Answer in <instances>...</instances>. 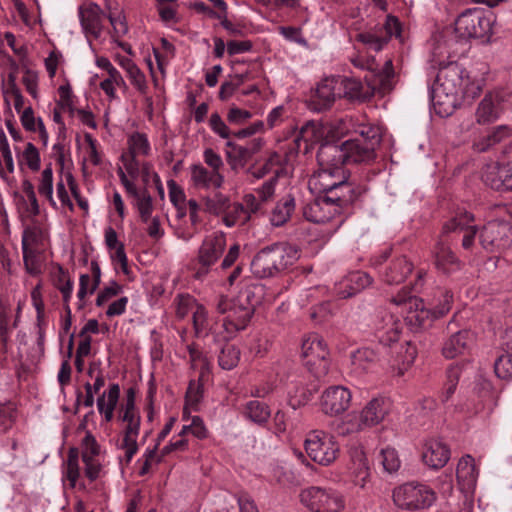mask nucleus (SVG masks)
I'll use <instances>...</instances> for the list:
<instances>
[{"label":"nucleus","instance_id":"46","mask_svg":"<svg viewBox=\"0 0 512 512\" xmlns=\"http://www.w3.org/2000/svg\"><path fill=\"white\" fill-rule=\"evenodd\" d=\"M240 360V350L230 344L222 347L218 356L219 366L224 370H231L236 367Z\"/></svg>","mask_w":512,"mask_h":512},{"label":"nucleus","instance_id":"17","mask_svg":"<svg viewBox=\"0 0 512 512\" xmlns=\"http://www.w3.org/2000/svg\"><path fill=\"white\" fill-rule=\"evenodd\" d=\"M262 138H253L245 145L237 144L231 140L226 142V159L232 170L243 168L263 148Z\"/></svg>","mask_w":512,"mask_h":512},{"label":"nucleus","instance_id":"12","mask_svg":"<svg viewBox=\"0 0 512 512\" xmlns=\"http://www.w3.org/2000/svg\"><path fill=\"white\" fill-rule=\"evenodd\" d=\"M393 36H401V25L396 17L389 15L383 25H377L369 31L358 33L356 40L378 52Z\"/></svg>","mask_w":512,"mask_h":512},{"label":"nucleus","instance_id":"19","mask_svg":"<svg viewBox=\"0 0 512 512\" xmlns=\"http://www.w3.org/2000/svg\"><path fill=\"white\" fill-rule=\"evenodd\" d=\"M482 180L485 185L494 190H512V162L486 165L482 173Z\"/></svg>","mask_w":512,"mask_h":512},{"label":"nucleus","instance_id":"55","mask_svg":"<svg viewBox=\"0 0 512 512\" xmlns=\"http://www.w3.org/2000/svg\"><path fill=\"white\" fill-rule=\"evenodd\" d=\"M136 207L139 211L142 222L147 223L153 211V202L150 193L146 188L142 190V196L136 199Z\"/></svg>","mask_w":512,"mask_h":512},{"label":"nucleus","instance_id":"7","mask_svg":"<svg viewBox=\"0 0 512 512\" xmlns=\"http://www.w3.org/2000/svg\"><path fill=\"white\" fill-rule=\"evenodd\" d=\"M495 16L480 9H467L455 21L454 31L459 39L488 40L492 35Z\"/></svg>","mask_w":512,"mask_h":512},{"label":"nucleus","instance_id":"31","mask_svg":"<svg viewBox=\"0 0 512 512\" xmlns=\"http://www.w3.org/2000/svg\"><path fill=\"white\" fill-rule=\"evenodd\" d=\"M191 180L196 188L219 189L224 183V176L221 172L208 170L201 164L191 166Z\"/></svg>","mask_w":512,"mask_h":512},{"label":"nucleus","instance_id":"5","mask_svg":"<svg viewBox=\"0 0 512 512\" xmlns=\"http://www.w3.org/2000/svg\"><path fill=\"white\" fill-rule=\"evenodd\" d=\"M462 66L450 62L441 67L432 88L431 101L436 114L450 116L461 101Z\"/></svg>","mask_w":512,"mask_h":512},{"label":"nucleus","instance_id":"8","mask_svg":"<svg viewBox=\"0 0 512 512\" xmlns=\"http://www.w3.org/2000/svg\"><path fill=\"white\" fill-rule=\"evenodd\" d=\"M435 493L428 486L409 482L396 487L393 491L394 503L407 510L424 509L435 501Z\"/></svg>","mask_w":512,"mask_h":512},{"label":"nucleus","instance_id":"59","mask_svg":"<svg viewBox=\"0 0 512 512\" xmlns=\"http://www.w3.org/2000/svg\"><path fill=\"white\" fill-rule=\"evenodd\" d=\"M82 461L85 464V476L91 481H95L100 476L101 464L89 455L88 453H82Z\"/></svg>","mask_w":512,"mask_h":512},{"label":"nucleus","instance_id":"62","mask_svg":"<svg viewBox=\"0 0 512 512\" xmlns=\"http://www.w3.org/2000/svg\"><path fill=\"white\" fill-rule=\"evenodd\" d=\"M15 411L11 405L0 404V433L8 431L15 420Z\"/></svg>","mask_w":512,"mask_h":512},{"label":"nucleus","instance_id":"43","mask_svg":"<svg viewBox=\"0 0 512 512\" xmlns=\"http://www.w3.org/2000/svg\"><path fill=\"white\" fill-rule=\"evenodd\" d=\"M64 475L70 482V487L75 488L80 477L79 453L76 448H70L65 463Z\"/></svg>","mask_w":512,"mask_h":512},{"label":"nucleus","instance_id":"63","mask_svg":"<svg viewBox=\"0 0 512 512\" xmlns=\"http://www.w3.org/2000/svg\"><path fill=\"white\" fill-rule=\"evenodd\" d=\"M167 185L171 203L177 210H180L181 205H184L185 202V193L183 189L174 180H169Z\"/></svg>","mask_w":512,"mask_h":512},{"label":"nucleus","instance_id":"44","mask_svg":"<svg viewBox=\"0 0 512 512\" xmlns=\"http://www.w3.org/2000/svg\"><path fill=\"white\" fill-rule=\"evenodd\" d=\"M462 71L461 99L473 100L482 92L483 80H472L463 67Z\"/></svg>","mask_w":512,"mask_h":512},{"label":"nucleus","instance_id":"61","mask_svg":"<svg viewBox=\"0 0 512 512\" xmlns=\"http://www.w3.org/2000/svg\"><path fill=\"white\" fill-rule=\"evenodd\" d=\"M107 18L113 27V31L116 37H122L128 32V25L126 23L125 16L121 12L118 14L110 12L107 14Z\"/></svg>","mask_w":512,"mask_h":512},{"label":"nucleus","instance_id":"35","mask_svg":"<svg viewBox=\"0 0 512 512\" xmlns=\"http://www.w3.org/2000/svg\"><path fill=\"white\" fill-rule=\"evenodd\" d=\"M351 477L354 485L362 489L366 488L370 480L368 460L361 450H355L352 454Z\"/></svg>","mask_w":512,"mask_h":512},{"label":"nucleus","instance_id":"18","mask_svg":"<svg viewBox=\"0 0 512 512\" xmlns=\"http://www.w3.org/2000/svg\"><path fill=\"white\" fill-rule=\"evenodd\" d=\"M118 420L125 423L121 449L125 451L126 461L130 462L138 451L137 438L140 432V413L118 411Z\"/></svg>","mask_w":512,"mask_h":512},{"label":"nucleus","instance_id":"60","mask_svg":"<svg viewBox=\"0 0 512 512\" xmlns=\"http://www.w3.org/2000/svg\"><path fill=\"white\" fill-rule=\"evenodd\" d=\"M122 290V286L116 281H111L108 286L103 288L97 295L96 306L101 307L106 304L111 298L117 296Z\"/></svg>","mask_w":512,"mask_h":512},{"label":"nucleus","instance_id":"26","mask_svg":"<svg viewBox=\"0 0 512 512\" xmlns=\"http://www.w3.org/2000/svg\"><path fill=\"white\" fill-rule=\"evenodd\" d=\"M472 342L473 335L469 330H459L452 333L451 336L444 341L442 354L447 359L465 355V353L469 351Z\"/></svg>","mask_w":512,"mask_h":512},{"label":"nucleus","instance_id":"36","mask_svg":"<svg viewBox=\"0 0 512 512\" xmlns=\"http://www.w3.org/2000/svg\"><path fill=\"white\" fill-rule=\"evenodd\" d=\"M343 145L349 163H370L376 158V149L366 152L368 145L359 143V140L349 139Z\"/></svg>","mask_w":512,"mask_h":512},{"label":"nucleus","instance_id":"39","mask_svg":"<svg viewBox=\"0 0 512 512\" xmlns=\"http://www.w3.org/2000/svg\"><path fill=\"white\" fill-rule=\"evenodd\" d=\"M379 360V352L370 347H363L351 355V364L356 372L368 371Z\"/></svg>","mask_w":512,"mask_h":512},{"label":"nucleus","instance_id":"54","mask_svg":"<svg viewBox=\"0 0 512 512\" xmlns=\"http://www.w3.org/2000/svg\"><path fill=\"white\" fill-rule=\"evenodd\" d=\"M379 461L388 473H393L400 467L397 452L392 448L382 449L379 454Z\"/></svg>","mask_w":512,"mask_h":512},{"label":"nucleus","instance_id":"41","mask_svg":"<svg viewBox=\"0 0 512 512\" xmlns=\"http://www.w3.org/2000/svg\"><path fill=\"white\" fill-rule=\"evenodd\" d=\"M245 415L252 422L264 425L270 418L271 411L267 404L258 400H251L245 405Z\"/></svg>","mask_w":512,"mask_h":512},{"label":"nucleus","instance_id":"53","mask_svg":"<svg viewBox=\"0 0 512 512\" xmlns=\"http://www.w3.org/2000/svg\"><path fill=\"white\" fill-rule=\"evenodd\" d=\"M417 356V348L414 344L406 342L405 345H401L398 351V362L401 364L399 367L400 373L410 367Z\"/></svg>","mask_w":512,"mask_h":512},{"label":"nucleus","instance_id":"47","mask_svg":"<svg viewBox=\"0 0 512 512\" xmlns=\"http://www.w3.org/2000/svg\"><path fill=\"white\" fill-rule=\"evenodd\" d=\"M511 129L507 125L495 127L482 141L476 144L478 151H486L489 147L501 142L510 135Z\"/></svg>","mask_w":512,"mask_h":512},{"label":"nucleus","instance_id":"16","mask_svg":"<svg viewBox=\"0 0 512 512\" xmlns=\"http://www.w3.org/2000/svg\"><path fill=\"white\" fill-rule=\"evenodd\" d=\"M352 394L342 385H334L325 389L320 398V407L323 413L337 416L344 413L350 406Z\"/></svg>","mask_w":512,"mask_h":512},{"label":"nucleus","instance_id":"38","mask_svg":"<svg viewBox=\"0 0 512 512\" xmlns=\"http://www.w3.org/2000/svg\"><path fill=\"white\" fill-rule=\"evenodd\" d=\"M356 136L352 140H359L361 144H367L366 152L376 149L381 142L379 127L372 124H359L355 130Z\"/></svg>","mask_w":512,"mask_h":512},{"label":"nucleus","instance_id":"45","mask_svg":"<svg viewBox=\"0 0 512 512\" xmlns=\"http://www.w3.org/2000/svg\"><path fill=\"white\" fill-rule=\"evenodd\" d=\"M205 210L210 214L219 215L230 208V199L221 192L204 198Z\"/></svg>","mask_w":512,"mask_h":512},{"label":"nucleus","instance_id":"14","mask_svg":"<svg viewBox=\"0 0 512 512\" xmlns=\"http://www.w3.org/2000/svg\"><path fill=\"white\" fill-rule=\"evenodd\" d=\"M392 302L396 305H409L406 321L416 328H426L430 326L432 320L436 319L433 316V309L425 308L422 299L411 296V291L408 287H403L397 296L392 298Z\"/></svg>","mask_w":512,"mask_h":512},{"label":"nucleus","instance_id":"27","mask_svg":"<svg viewBox=\"0 0 512 512\" xmlns=\"http://www.w3.org/2000/svg\"><path fill=\"white\" fill-rule=\"evenodd\" d=\"M479 471L476 467L475 460L471 455L463 456L456 469V478L460 489L465 493L474 491L478 479Z\"/></svg>","mask_w":512,"mask_h":512},{"label":"nucleus","instance_id":"25","mask_svg":"<svg viewBox=\"0 0 512 512\" xmlns=\"http://www.w3.org/2000/svg\"><path fill=\"white\" fill-rule=\"evenodd\" d=\"M413 270V264L406 256L393 258L380 271L382 280L388 285L403 283Z\"/></svg>","mask_w":512,"mask_h":512},{"label":"nucleus","instance_id":"40","mask_svg":"<svg viewBox=\"0 0 512 512\" xmlns=\"http://www.w3.org/2000/svg\"><path fill=\"white\" fill-rule=\"evenodd\" d=\"M363 416L361 412L348 413L340 423L336 426V432L339 435L346 436L352 433L362 431L367 427L366 423L363 422Z\"/></svg>","mask_w":512,"mask_h":512},{"label":"nucleus","instance_id":"37","mask_svg":"<svg viewBox=\"0 0 512 512\" xmlns=\"http://www.w3.org/2000/svg\"><path fill=\"white\" fill-rule=\"evenodd\" d=\"M321 137L322 131L320 126L314 121H309L301 127L294 141L299 150L302 149V144H304L303 150L308 151Z\"/></svg>","mask_w":512,"mask_h":512},{"label":"nucleus","instance_id":"10","mask_svg":"<svg viewBox=\"0 0 512 512\" xmlns=\"http://www.w3.org/2000/svg\"><path fill=\"white\" fill-rule=\"evenodd\" d=\"M304 446L310 459L323 466L333 463L339 453V446L334 437L322 430L310 431Z\"/></svg>","mask_w":512,"mask_h":512},{"label":"nucleus","instance_id":"22","mask_svg":"<svg viewBox=\"0 0 512 512\" xmlns=\"http://www.w3.org/2000/svg\"><path fill=\"white\" fill-rule=\"evenodd\" d=\"M340 98L364 101L371 97L378 89H373V82L368 81L367 87L356 78L337 76Z\"/></svg>","mask_w":512,"mask_h":512},{"label":"nucleus","instance_id":"32","mask_svg":"<svg viewBox=\"0 0 512 512\" xmlns=\"http://www.w3.org/2000/svg\"><path fill=\"white\" fill-rule=\"evenodd\" d=\"M192 320L197 335L212 334L216 341H222V330H220V325H218L217 323H212L211 319L208 316V312L203 305L197 303L192 313Z\"/></svg>","mask_w":512,"mask_h":512},{"label":"nucleus","instance_id":"6","mask_svg":"<svg viewBox=\"0 0 512 512\" xmlns=\"http://www.w3.org/2000/svg\"><path fill=\"white\" fill-rule=\"evenodd\" d=\"M298 259V251L286 243H275L261 249L251 262V271L258 278L273 277Z\"/></svg>","mask_w":512,"mask_h":512},{"label":"nucleus","instance_id":"4","mask_svg":"<svg viewBox=\"0 0 512 512\" xmlns=\"http://www.w3.org/2000/svg\"><path fill=\"white\" fill-rule=\"evenodd\" d=\"M257 303L258 300L255 299V293L251 288L241 290L237 297L233 299L219 296L216 302V310L219 314L225 315L220 325L222 341H228L237 332L246 329Z\"/></svg>","mask_w":512,"mask_h":512},{"label":"nucleus","instance_id":"33","mask_svg":"<svg viewBox=\"0 0 512 512\" xmlns=\"http://www.w3.org/2000/svg\"><path fill=\"white\" fill-rule=\"evenodd\" d=\"M120 397V386L117 383L109 385L107 391H104L96 401L97 409L103 415L105 422H111L114 417V411L117 407Z\"/></svg>","mask_w":512,"mask_h":512},{"label":"nucleus","instance_id":"24","mask_svg":"<svg viewBox=\"0 0 512 512\" xmlns=\"http://www.w3.org/2000/svg\"><path fill=\"white\" fill-rule=\"evenodd\" d=\"M105 16L101 7L90 2L79 8L81 26L87 35L97 39L102 33V17Z\"/></svg>","mask_w":512,"mask_h":512},{"label":"nucleus","instance_id":"21","mask_svg":"<svg viewBox=\"0 0 512 512\" xmlns=\"http://www.w3.org/2000/svg\"><path fill=\"white\" fill-rule=\"evenodd\" d=\"M373 282L366 272L354 271L346 275L335 285V294L340 299H347L360 293Z\"/></svg>","mask_w":512,"mask_h":512},{"label":"nucleus","instance_id":"56","mask_svg":"<svg viewBox=\"0 0 512 512\" xmlns=\"http://www.w3.org/2000/svg\"><path fill=\"white\" fill-rule=\"evenodd\" d=\"M437 294L439 297V303L432 309L434 311L433 316L435 318H440L450 311L453 302V294L444 289H439Z\"/></svg>","mask_w":512,"mask_h":512},{"label":"nucleus","instance_id":"34","mask_svg":"<svg viewBox=\"0 0 512 512\" xmlns=\"http://www.w3.org/2000/svg\"><path fill=\"white\" fill-rule=\"evenodd\" d=\"M295 208V197L292 194L282 196L271 211L270 223L275 227L285 225L293 215Z\"/></svg>","mask_w":512,"mask_h":512},{"label":"nucleus","instance_id":"2","mask_svg":"<svg viewBox=\"0 0 512 512\" xmlns=\"http://www.w3.org/2000/svg\"><path fill=\"white\" fill-rule=\"evenodd\" d=\"M310 190L318 196L303 207V216L313 223H326L343 213L350 214L352 206L365 192L348 186H315L309 180Z\"/></svg>","mask_w":512,"mask_h":512},{"label":"nucleus","instance_id":"64","mask_svg":"<svg viewBox=\"0 0 512 512\" xmlns=\"http://www.w3.org/2000/svg\"><path fill=\"white\" fill-rule=\"evenodd\" d=\"M277 182L278 171H275L274 175L265 181L260 188L257 189V193L261 199V202L268 201L274 195Z\"/></svg>","mask_w":512,"mask_h":512},{"label":"nucleus","instance_id":"15","mask_svg":"<svg viewBox=\"0 0 512 512\" xmlns=\"http://www.w3.org/2000/svg\"><path fill=\"white\" fill-rule=\"evenodd\" d=\"M352 62L354 66L367 69L373 74L372 79L366 78L367 81L373 82V89H378V92L382 94L388 93L393 89L395 72L391 59H387L382 67L376 63L374 58H368L366 60L359 58Z\"/></svg>","mask_w":512,"mask_h":512},{"label":"nucleus","instance_id":"51","mask_svg":"<svg viewBox=\"0 0 512 512\" xmlns=\"http://www.w3.org/2000/svg\"><path fill=\"white\" fill-rule=\"evenodd\" d=\"M386 329H379L377 331V337L379 339V343L383 346H390L392 343L398 341L399 338V328L397 323L394 321L393 317L390 315L387 321Z\"/></svg>","mask_w":512,"mask_h":512},{"label":"nucleus","instance_id":"3","mask_svg":"<svg viewBox=\"0 0 512 512\" xmlns=\"http://www.w3.org/2000/svg\"><path fill=\"white\" fill-rule=\"evenodd\" d=\"M317 162L319 169L310 178L315 186H348L365 192V188L351 179V173L344 165L348 162L343 142L321 143L317 151Z\"/></svg>","mask_w":512,"mask_h":512},{"label":"nucleus","instance_id":"20","mask_svg":"<svg viewBox=\"0 0 512 512\" xmlns=\"http://www.w3.org/2000/svg\"><path fill=\"white\" fill-rule=\"evenodd\" d=\"M337 76L323 79L317 86L310 101V108L322 112L331 108L337 98H340Z\"/></svg>","mask_w":512,"mask_h":512},{"label":"nucleus","instance_id":"50","mask_svg":"<svg viewBox=\"0 0 512 512\" xmlns=\"http://www.w3.org/2000/svg\"><path fill=\"white\" fill-rule=\"evenodd\" d=\"M129 154L136 157L138 154L147 156L150 152V144L145 134L135 132L128 139Z\"/></svg>","mask_w":512,"mask_h":512},{"label":"nucleus","instance_id":"42","mask_svg":"<svg viewBox=\"0 0 512 512\" xmlns=\"http://www.w3.org/2000/svg\"><path fill=\"white\" fill-rule=\"evenodd\" d=\"M315 389H309L302 384H294L288 391V404L294 410L306 405L312 398Z\"/></svg>","mask_w":512,"mask_h":512},{"label":"nucleus","instance_id":"29","mask_svg":"<svg viewBox=\"0 0 512 512\" xmlns=\"http://www.w3.org/2000/svg\"><path fill=\"white\" fill-rule=\"evenodd\" d=\"M434 263L436 268L444 274L454 273L461 268V261L443 239H440L435 246Z\"/></svg>","mask_w":512,"mask_h":512},{"label":"nucleus","instance_id":"1","mask_svg":"<svg viewBox=\"0 0 512 512\" xmlns=\"http://www.w3.org/2000/svg\"><path fill=\"white\" fill-rule=\"evenodd\" d=\"M475 217L470 212H460L443 224L441 237L451 233H463L461 246L471 251L478 237L480 246L491 254H502L512 245V225L505 221L493 220L478 227L474 224Z\"/></svg>","mask_w":512,"mask_h":512},{"label":"nucleus","instance_id":"11","mask_svg":"<svg viewBox=\"0 0 512 512\" xmlns=\"http://www.w3.org/2000/svg\"><path fill=\"white\" fill-rule=\"evenodd\" d=\"M300 500L313 512H339L344 508L342 495L331 488L309 487L301 492Z\"/></svg>","mask_w":512,"mask_h":512},{"label":"nucleus","instance_id":"9","mask_svg":"<svg viewBox=\"0 0 512 512\" xmlns=\"http://www.w3.org/2000/svg\"><path fill=\"white\" fill-rule=\"evenodd\" d=\"M301 355L305 365L316 378H321L328 373L329 351L320 335L311 333L303 339Z\"/></svg>","mask_w":512,"mask_h":512},{"label":"nucleus","instance_id":"58","mask_svg":"<svg viewBox=\"0 0 512 512\" xmlns=\"http://www.w3.org/2000/svg\"><path fill=\"white\" fill-rule=\"evenodd\" d=\"M22 158L30 170L35 172L40 169V154L38 149L31 142L26 144Z\"/></svg>","mask_w":512,"mask_h":512},{"label":"nucleus","instance_id":"48","mask_svg":"<svg viewBox=\"0 0 512 512\" xmlns=\"http://www.w3.org/2000/svg\"><path fill=\"white\" fill-rule=\"evenodd\" d=\"M38 192L41 196L45 197L53 206H55V201L53 199V171L51 164H49L42 171L39 184H38Z\"/></svg>","mask_w":512,"mask_h":512},{"label":"nucleus","instance_id":"49","mask_svg":"<svg viewBox=\"0 0 512 512\" xmlns=\"http://www.w3.org/2000/svg\"><path fill=\"white\" fill-rule=\"evenodd\" d=\"M494 371L498 378L506 381L512 380V354L503 351L494 362Z\"/></svg>","mask_w":512,"mask_h":512},{"label":"nucleus","instance_id":"52","mask_svg":"<svg viewBox=\"0 0 512 512\" xmlns=\"http://www.w3.org/2000/svg\"><path fill=\"white\" fill-rule=\"evenodd\" d=\"M176 315L179 319L185 318L189 312L194 311L197 301L189 294H179L174 300Z\"/></svg>","mask_w":512,"mask_h":512},{"label":"nucleus","instance_id":"13","mask_svg":"<svg viewBox=\"0 0 512 512\" xmlns=\"http://www.w3.org/2000/svg\"><path fill=\"white\" fill-rule=\"evenodd\" d=\"M225 247L226 236L224 233L214 232L205 237L198 251L197 259L200 268L195 273L197 279H201L209 272V268L222 256Z\"/></svg>","mask_w":512,"mask_h":512},{"label":"nucleus","instance_id":"57","mask_svg":"<svg viewBox=\"0 0 512 512\" xmlns=\"http://www.w3.org/2000/svg\"><path fill=\"white\" fill-rule=\"evenodd\" d=\"M278 159L279 155L276 152L271 153L262 166L255 167L253 165L247 169V173L255 179H261L272 172V167L278 163Z\"/></svg>","mask_w":512,"mask_h":512},{"label":"nucleus","instance_id":"28","mask_svg":"<svg viewBox=\"0 0 512 512\" xmlns=\"http://www.w3.org/2000/svg\"><path fill=\"white\" fill-rule=\"evenodd\" d=\"M422 459L427 466L440 469L450 459V449L441 440L431 439L425 443Z\"/></svg>","mask_w":512,"mask_h":512},{"label":"nucleus","instance_id":"23","mask_svg":"<svg viewBox=\"0 0 512 512\" xmlns=\"http://www.w3.org/2000/svg\"><path fill=\"white\" fill-rule=\"evenodd\" d=\"M503 97L499 93H487L478 105L475 116L478 124L495 122L503 112Z\"/></svg>","mask_w":512,"mask_h":512},{"label":"nucleus","instance_id":"30","mask_svg":"<svg viewBox=\"0 0 512 512\" xmlns=\"http://www.w3.org/2000/svg\"><path fill=\"white\" fill-rule=\"evenodd\" d=\"M391 408L388 398L376 397L371 399L360 411L363 416V422L367 427H372L381 423L387 416Z\"/></svg>","mask_w":512,"mask_h":512}]
</instances>
